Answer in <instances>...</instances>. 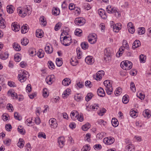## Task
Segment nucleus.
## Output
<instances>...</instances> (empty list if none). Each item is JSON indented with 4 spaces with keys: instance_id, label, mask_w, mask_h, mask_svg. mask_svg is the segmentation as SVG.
Wrapping results in <instances>:
<instances>
[{
    "instance_id": "1",
    "label": "nucleus",
    "mask_w": 151,
    "mask_h": 151,
    "mask_svg": "<svg viewBox=\"0 0 151 151\" xmlns=\"http://www.w3.org/2000/svg\"><path fill=\"white\" fill-rule=\"evenodd\" d=\"M17 11L20 16L24 17L27 15V13L28 15L31 14L32 10L29 6H26L24 7L22 10L21 7H18Z\"/></svg>"
},
{
    "instance_id": "2",
    "label": "nucleus",
    "mask_w": 151,
    "mask_h": 151,
    "mask_svg": "<svg viewBox=\"0 0 151 151\" xmlns=\"http://www.w3.org/2000/svg\"><path fill=\"white\" fill-rule=\"evenodd\" d=\"M62 36L63 34H61L60 37V40L61 43L65 46L69 45L72 42L71 38L66 36L63 37Z\"/></svg>"
},
{
    "instance_id": "3",
    "label": "nucleus",
    "mask_w": 151,
    "mask_h": 151,
    "mask_svg": "<svg viewBox=\"0 0 151 151\" xmlns=\"http://www.w3.org/2000/svg\"><path fill=\"white\" fill-rule=\"evenodd\" d=\"M104 84L106 87L105 90L108 95H111L113 91L112 83L109 80H106L104 82Z\"/></svg>"
},
{
    "instance_id": "4",
    "label": "nucleus",
    "mask_w": 151,
    "mask_h": 151,
    "mask_svg": "<svg viewBox=\"0 0 151 151\" xmlns=\"http://www.w3.org/2000/svg\"><path fill=\"white\" fill-rule=\"evenodd\" d=\"M19 74L18 75V79L21 82H23L27 79L28 72L24 70L19 71Z\"/></svg>"
},
{
    "instance_id": "5",
    "label": "nucleus",
    "mask_w": 151,
    "mask_h": 151,
    "mask_svg": "<svg viewBox=\"0 0 151 151\" xmlns=\"http://www.w3.org/2000/svg\"><path fill=\"white\" fill-rule=\"evenodd\" d=\"M132 63L129 61H122L120 65L121 67L124 70H128L131 69L132 67Z\"/></svg>"
},
{
    "instance_id": "6",
    "label": "nucleus",
    "mask_w": 151,
    "mask_h": 151,
    "mask_svg": "<svg viewBox=\"0 0 151 151\" xmlns=\"http://www.w3.org/2000/svg\"><path fill=\"white\" fill-rule=\"evenodd\" d=\"M114 141V138L111 137H106L104 138L103 140L105 144L108 145H110L113 144Z\"/></svg>"
},
{
    "instance_id": "7",
    "label": "nucleus",
    "mask_w": 151,
    "mask_h": 151,
    "mask_svg": "<svg viewBox=\"0 0 151 151\" xmlns=\"http://www.w3.org/2000/svg\"><path fill=\"white\" fill-rule=\"evenodd\" d=\"M106 10L107 12L109 13H117L118 15H119V13L117 12L116 8L112 6H108L106 8Z\"/></svg>"
},
{
    "instance_id": "8",
    "label": "nucleus",
    "mask_w": 151,
    "mask_h": 151,
    "mask_svg": "<svg viewBox=\"0 0 151 151\" xmlns=\"http://www.w3.org/2000/svg\"><path fill=\"white\" fill-rule=\"evenodd\" d=\"M111 53L112 51L110 48H107L105 49L104 50V53L105 56L106 57H105L104 58V60L106 61H107V60H109V58L111 56Z\"/></svg>"
},
{
    "instance_id": "9",
    "label": "nucleus",
    "mask_w": 151,
    "mask_h": 151,
    "mask_svg": "<svg viewBox=\"0 0 151 151\" xmlns=\"http://www.w3.org/2000/svg\"><path fill=\"white\" fill-rule=\"evenodd\" d=\"M96 35L94 34L89 35L88 37V42L91 44H94L96 41Z\"/></svg>"
},
{
    "instance_id": "10",
    "label": "nucleus",
    "mask_w": 151,
    "mask_h": 151,
    "mask_svg": "<svg viewBox=\"0 0 151 151\" xmlns=\"http://www.w3.org/2000/svg\"><path fill=\"white\" fill-rule=\"evenodd\" d=\"M49 123L50 127L52 128H56L57 127L58 124L55 118L50 119L49 120Z\"/></svg>"
},
{
    "instance_id": "11",
    "label": "nucleus",
    "mask_w": 151,
    "mask_h": 151,
    "mask_svg": "<svg viewBox=\"0 0 151 151\" xmlns=\"http://www.w3.org/2000/svg\"><path fill=\"white\" fill-rule=\"evenodd\" d=\"M85 23V20L81 18H76L75 20V24L79 26H82Z\"/></svg>"
},
{
    "instance_id": "12",
    "label": "nucleus",
    "mask_w": 151,
    "mask_h": 151,
    "mask_svg": "<svg viewBox=\"0 0 151 151\" xmlns=\"http://www.w3.org/2000/svg\"><path fill=\"white\" fill-rule=\"evenodd\" d=\"M54 78V76L53 75H51L47 76L45 79L46 82L49 85L51 84L53 82Z\"/></svg>"
},
{
    "instance_id": "13",
    "label": "nucleus",
    "mask_w": 151,
    "mask_h": 151,
    "mask_svg": "<svg viewBox=\"0 0 151 151\" xmlns=\"http://www.w3.org/2000/svg\"><path fill=\"white\" fill-rule=\"evenodd\" d=\"M85 61L87 64L91 65L94 63V59L92 56H88L86 58Z\"/></svg>"
},
{
    "instance_id": "14",
    "label": "nucleus",
    "mask_w": 151,
    "mask_h": 151,
    "mask_svg": "<svg viewBox=\"0 0 151 151\" xmlns=\"http://www.w3.org/2000/svg\"><path fill=\"white\" fill-rule=\"evenodd\" d=\"M58 142L60 147L62 148L64 145L65 139L63 137H61L58 139Z\"/></svg>"
},
{
    "instance_id": "15",
    "label": "nucleus",
    "mask_w": 151,
    "mask_h": 151,
    "mask_svg": "<svg viewBox=\"0 0 151 151\" xmlns=\"http://www.w3.org/2000/svg\"><path fill=\"white\" fill-rule=\"evenodd\" d=\"M104 74V72L103 70H100L97 72L96 74V80H100L102 78V76Z\"/></svg>"
},
{
    "instance_id": "16",
    "label": "nucleus",
    "mask_w": 151,
    "mask_h": 151,
    "mask_svg": "<svg viewBox=\"0 0 151 151\" xmlns=\"http://www.w3.org/2000/svg\"><path fill=\"white\" fill-rule=\"evenodd\" d=\"M11 27L12 30L15 32H17L20 29V26L15 22L12 24Z\"/></svg>"
},
{
    "instance_id": "17",
    "label": "nucleus",
    "mask_w": 151,
    "mask_h": 151,
    "mask_svg": "<svg viewBox=\"0 0 151 151\" xmlns=\"http://www.w3.org/2000/svg\"><path fill=\"white\" fill-rule=\"evenodd\" d=\"M97 93L98 95L100 97H104L105 95V92L101 87H100L97 90Z\"/></svg>"
},
{
    "instance_id": "18",
    "label": "nucleus",
    "mask_w": 151,
    "mask_h": 151,
    "mask_svg": "<svg viewBox=\"0 0 151 151\" xmlns=\"http://www.w3.org/2000/svg\"><path fill=\"white\" fill-rule=\"evenodd\" d=\"M141 45V43L138 40H135L133 43L132 48L133 49L139 47Z\"/></svg>"
},
{
    "instance_id": "19",
    "label": "nucleus",
    "mask_w": 151,
    "mask_h": 151,
    "mask_svg": "<svg viewBox=\"0 0 151 151\" xmlns=\"http://www.w3.org/2000/svg\"><path fill=\"white\" fill-rule=\"evenodd\" d=\"M143 115L145 117H146L147 119L149 118L151 116L150 111L148 109H145L143 111Z\"/></svg>"
},
{
    "instance_id": "20",
    "label": "nucleus",
    "mask_w": 151,
    "mask_h": 151,
    "mask_svg": "<svg viewBox=\"0 0 151 151\" xmlns=\"http://www.w3.org/2000/svg\"><path fill=\"white\" fill-rule=\"evenodd\" d=\"M6 27V23L4 19L0 18V28L4 29Z\"/></svg>"
},
{
    "instance_id": "21",
    "label": "nucleus",
    "mask_w": 151,
    "mask_h": 151,
    "mask_svg": "<svg viewBox=\"0 0 151 151\" xmlns=\"http://www.w3.org/2000/svg\"><path fill=\"white\" fill-rule=\"evenodd\" d=\"M40 24L43 26H45L46 25L47 22L44 16H41L40 18Z\"/></svg>"
},
{
    "instance_id": "22",
    "label": "nucleus",
    "mask_w": 151,
    "mask_h": 151,
    "mask_svg": "<svg viewBox=\"0 0 151 151\" xmlns=\"http://www.w3.org/2000/svg\"><path fill=\"white\" fill-rule=\"evenodd\" d=\"M71 81L68 78H65L62 81V83L64 86H68L70 83Z\"/></svg>"
},
{
    "instance_id": "23",
    "label": "nucleus",
    "mask_w": 151,
    "mask_h": 151,
    "mask_svg": "<svg viewBox=\"0 0 151 151\" xmlns=\"http://www.w3.org/2000/svg\"><path fill=\"white\" fill-rule=\"evenodd\" d=\"M13 47L14 49L16 51H18L21 50V48L20 45L17 43L15 42L13 44Z\"/></svg>"
},
{
    "instance_id": "24",
    "label": "nucleus",
    "mask_w": 151,
    "mask_h": 151,
    "mask_svg": "<svg viewBox=\"0 0 151 151\" xmlns=\"http://www.w3.org/2000/svg\"><path fill=\"white\" fill-rule=\"evenodd\" d=\"M28 25L26 24L24 26L23 25L21 27V32L22 33L25 34L28 31Z\"/></svg>"
},
{
    "instance_id": "25",
    "label": "nucleus",
    "mask_w": 151,
    "mask_h": 151,
    "mask_svg": "<svg viewBox=\"0 0 151 151\" xmlns=\"http://www.w3.org/2000/svg\"><path fill=\"white\" fill-rule=\"evenodd\" d=\"M111 123L113 127H116L119 124V122L115 118H113L111 120Z\"/></svg>"
},
{
    "instance_id": "26",
    "label": "nucleus",
    "mask_w": 151,
    "mask_h": 151,
    "mask_svg": "<svg viewBox=\"0 0 151 151\" xmlns=\"http://www.w3.org/2000/svg\"><path fill=\"white\" fill-rule=\"evenodd\" d=\"M83 98V97L80 94L75 95L74 97L75 100L77 101H80L82 100Z\"/></svg>"
},
{
    "instance_id": "27",
    "label": "nucleus",
    "mask_w": 151,
    "mask_h": 151,
    "mask_svg": "<svg viewBox=\"0 0 151 151\" xmlns=\"http://www.w3.org/2000/svg\"><path fill=\"white\" fill-rule=\"evenodd\" d=\"M101 9L99 10H98V13L101 16L102 18L103 19H106L107 17L106 15V13L104 12V10H101Z\"/></svg>"
},
{
    "instance_id": "28",
    "label": "nucleus",
    "mask_w": 151,
    "mask_h": 151,
    "mask_svg": "<svg viewBox=\"0 0 151 151\" xmlns=\"http://www.w3.org/2000/svg\"><path fill=\"white\" fill-rule=\"evenodd\" d=\"M6 8L7 11L8 13L11 14L13 12L14 7L12 5H8Z\"/></svg>"
},
{
    "instance_id": "29",
    "label": "nucleus",
    "mask_w": 151,
    "mask_h": 151,
    "mask_svg": "<svg viewBox=\"0 0 151 151\" xmlns=\"http://www.w3.org/2000/svg\"><path fill=\"white\" fill-rule=\"evenodd\" d=\"M17 130L19 132L22 134H24L25 133V130L23 129L22 127L21 126H18Z\"/></svg>"
},
{
    "instance_id": "30",
    "label": "nucleus",
    "mask_w": 151,
    "mask_h": 151,
    "mask_svg": "<svg viewBox=\"0 0 151 151\" xmlns=\"http://www.w3.org/2000/svg\"><path fill=\"white\" fill-rule=\"evenodd\" d=\"M9 54L7 52L0 54V58L2 60H4L7 58L9 56Z\"/></svg>"
},
{
    "instance_id": "31",
    "label": "nucleus",
    "mask_w": 151,
    "mask_h": 151,
    "mask_svg": "<svg viewBox=\"0 0 151 151\" xmlns=\"http://www.w3.org/2000/svg\"><path fill=\"white\" fill-rule=\"evenodd\" d=\"M62 58H57L56 59V63L57 66L58 67H60L63 64V62L62 60Z\"/></svg>"
},
{
    "instance_id": "32",
    "label": "nucleus",
    "mask_w": 151,
    "mask_h": 151,
    "mask_svg": "<svg viewBox=\"0 0 151 151\" xmlns=\"http://www.w3.org/2000/svg\"><path fill=\"white\" fill-rule=\"evenodd\" d=\"M45 51L47 53L50 54L53 51V49L52 47L50 48V46H46L45 48Z\"/></svg>"
},
{
    "instance_id": "33",
    "label": "nucleus",
    "mask_w": 151,
    "mask_h": 151,
    "mask_svg": "<svg viewBox=\"0 0 151 151\" xmlns=\"http://www.w3.org/2000/svg\"><path fill=\"white\" fill-rule=\"evenodd\" d=\"M81 45V48L84 50L87 49L88 47V43L85 42H82Z\"/></svg>"
},
{
    "instance_id": "34",
    "label": "nucleus",
    "mask_w": 151,
    "mask_h": 151,
    "mask_svg": "<svg viewBox=\"0 0 151 151\" xmlns=\"http://www.w3.org/2000/svg\"><path fill=\"white\" fill-rule=\"evenodd\" d=\"M75 33L76 35L80 36L82 35V31L80 29H77L75 31Z\"/></svg>"
},
{
    "instance_id": "35",
    "label": "nucleus",
    "mask_w": 151,
    "mask_h": 151,
    "mask_svg": "<svg viewBox=\"0 0 151 151\" xmlns=\"http://www.w3.org/2000/svg\"><path fill=\"white\" fill-rule=\"evenodd\" d=\"M29 42V40L27 38H24L21 40V43L23 45H26Z\"/></svg>"
},
{
    "instance_id": "36",
    "label": "nucleus",
    "mask_w": 151,
    "mask_h": 151,
    "mask_svg": "<svg viewBox=\"0 0 151 151\" xmlns=\"http://www.w3.org/2000/svg\"><path fill=\"white\" fill-rule=\"evenodd\" d=\"M44 52L42 49H40L37 53V56L40 58H42L44 56Z\"/></svg>"
},
{
    "instance_id": "37",
    "label": "nucleus",
    "mask_w": 151,
    "mask_h": 151,
    "mask_svg": "<svg viewBox=\"0 0 151 151\" xmlns=\"http://www.w3.org/2000/svg\"><path fill=\"white\" fill-rule=\"evenodd\" d=\"M17 146L20 148H22L24 145V142L22 139H20L19 142L17 143Z\"/></svg>"
},
{
    "instance_id": "38",
    "label": "nucleus",
    "mask_w": 151,
    "mask_h": 151,
    "mask_svg": "<svg viewBox=\"0 0 151 151\" xmlns=\"http://www.w3.org/2000/svg\"><path fill=\"white\" fill-rule=\"evenodd\" d=\"M91 147L89 145H86L83 146L81 149V151H89Z\"/></svg>"
},
{
    "instance_id": "39",
    "label": "nucleus",
    "mask_w": 151,
    "mask_h": 151,
    "mask_svg": "<svg viewBox=\"0 0 151 151\" xmlns=\"http://www.w3.org/2000/svg\"><path fill=\"white\" fill-rule=\"evenodd\" d=\"M128 96L127 95H125L123 96L122 99V101L124 104H126L129 101V100L128 99Z\"/></svg>"
},
{
    "instance_id": "40",
    "label": "nucleus",
    "mask_w": 151,
    "mask_h": 151,
    "mask_svg": "<svg viewBox=\"0 0 151 151\" xmlns=\"http://www.w3.org/2000/svg\"><path fill=\"white\" fill-rule=\"evenodd\" d=\"M90 127V125L88 123L83 125L82 127V128L83 130L86 131Z\"/></svg>"
},
{
    "instance_id": "41",
    "label": "nucleus",
    "mask_w": 151,
    "mask_h": 151,
    "mask_svg": "<svg viewBox=\"0 0 151 151\" xmlns=\"http://www.w3.org/2000/svg\"><path fill=\"white\" fill-rule=\"evenodd\" d=\"M128 151H134L135 149L134 146L131 144L129 145L126 146Z\"/></svg>"
},
{
    "instance_id": "42",
    "label": "nucleus",
    "mask_w": 151,
    "mask_h": 151,
    "mask_svg": "<svg viewBox=\"0 0 151 151\" xmlns=\"http://www.w3.org/2000/svg\"><path fill=\"white\" fill-rule=\"evenodd\" d=\"M93 96V95L92 93H88L86 97V100L87 101H89L91 99Z\"/></svg>"
},
{
    "instance_id": "43",
    "label": "nucleus",
    "mask_w": 151,
    "mask_h": 151,
    "mask_svg": "<svg viewBox=\"0 0 151 151\" xmlns=\"http://www.w3.org/2000/svg\"><path fill=\"white\" fill-rule=\"evenodd\" d=\"M52 12L54 15L57 16L59 14L60 11L58 8H55L54 10L52 11Z\"/></svg>"
},
{
    "instance_id": "44",
    "label": "nucleus",
    "mask_w": 151,
    "mask_h": 151,
    "mask_svg": "<svg viewBox=\"0 0 151 151\" xmlns=\"http://www.w3.org/2000/svg\"><path fill=\"white\" fill-rule=\"evenodd\" d=\"M146 58V56L144 55L141 54L139 56V60L140 62L141 63H144L145 62Z\"/></svg>"
},
{
    "instance_id": "45",
    "label": "nucleus",
    "mask_w": 151,
    "mask_h": 151,
    "mask_svg": "<svg viewBox=\"0 0 151 151\" xmlns=\"http://www.w3.org/2000/svg\"><path fill=\"white\" fill-rule=\"evenodd\" d=\"M139 30L138 34L139 35H142L144 34L145 32V28L143 27H141L139 28Z\"/></svg>"
},
{
    "instance_id": "46",
    "label": "nucleus",
    "mask_w": 151,
    "mask_h": 151,
    "mask_svg": "<svg viewBox=\"0 0 151 151\" xmlns=\"http://www.w3.org/2000/svg\"><path fill=\"white\" fill-rule=\"evenodd\" d=\"M70 63L72 65L75 66L78 63V61L75 58H72L70 61Z\"/></svg>"
},
{
    "instance_id": "47",
    "label": "nucleus",
    "mask_w": 151,
    "mask_h": 151,
    "mask_svg": "<svg viewBox=\"0 0 151 151\" xmlns=\"http://www.w3.org/2000/svg\"><path fill=\"white\" fill-rule=\"evenodd\" d=\"M122 93V90L121 88L120 87H118L115 90V94L116 96H118L120 94Z\"/></svg>"
},
{
    "instance_id": "48",
    "label": "nucleus",
    "mask_w": 151,
    "mask_h": 151,
    "mask_svg": "<svg viewBox=\"0 0 151 151\" xmlns=\"http://www.w3.org/2000/svg\"><path fill=\"white\" fill-rule=\"evenodd\" d=\"M76 120L78 119L80 122H82L83 120V116L81 115L80 116L79 114H76L75 116Z\"/></svg>"
},
{
    "instance_id": "49",
    "label": "nucleus",
    "mask_w": 151,
    "mask_h": 151,
    "mask_svg": "<svg viewBox=\"0 0 151 151\" xmlns=\"http://www.w3.org/2000/svg\"><path fill=\"white\" fill-rule=\"evenodd\" d=\"M130 115L133 118H135L136 116V114L137 113V111L131 109L130 111Z\"/></svg>"
},
{
    "instance_id": "50",
    "label": "nucleus",
    "mask_w": 151,
    "mask_h": 151,
    "mask_svg": "<svg viewBox=\"0 0 151 151\" xmlns=\"http://www.w3.org/2000/svg\"><path fill=\"white\" fill-rule=\"evenodd\" d=\"M99 106V105L96 104H93L90 106V109L92 110H95V109L97 110L98 109Z\"/></svg>"
},
{
    "instance_id": "51",
    "label": "nucleus",
    "mask_w": 151,
    "mask_h": 151,
    "mask_svg": "<svg viewBox=\"0 0 151 151\" xmlns=\"http://www.w3.org/2000/svg\"><path fill=\"white\" fill-rule=\"evenodd\" d=\"M5 101L2 98H0V108H3L6 105L4 104Z\"/></svg>"
},
{
    "instance_id": "52",
    "label": "nucleus",
    "mask_w": 151,
    "mask_h": 151,
    "mask_svg": "<svg viewBox=\"0 0 151 151\" xmlns=\"http://www.w3.org/2000/svg\"><path fill=\"white\" fill-rule=\"evenodd\" d=\"M38 137L40 138H43L45 139L46 138V136L45 134L43 132H39L38 133Z\"/></svg>"
},
{
    "instance_id": "53",
    "label": "nucleus",
    "mask_w": 151,
    "mask_h": 151,
    "mask_svg": "<svg viewBox=\"0 0 151 151\" xmlns=\"http://www.w3.org/2000/svg\"><path fill=\"white\" fill-rule=\"evenodd\" d=\"M43 96L45 98H47L48 96L47 89L45 88L43 89Z\"/></svg>"
},
{
    "instance_id": "54",
    "label": "nucleus",
    "mask_w": 151,
    "mask_h": 151,
    "mask_svg": "<svg viewBox=\"0 0 151 151\" xmlns=\"http://www.w3.org/2000/svg\"><path fill=\"white\" fill-rule=\"evenodd\" d=\"M112 26L113 31L116 32H119V30L120 29L119 27L116 26L115 24H114Z\"/></svg>"
},
{
    "instance_id": "55",
    "label": "nucleus",
    "mask_w": 151,
    "mask_h": 151,
    "mask_svg": "<svg viewBox=\"0 0 151 151\" xmlns=\"http://www.w3.org/2000/svg\"><path fill=\"white\" fill-rule=\"evenodd\" d=\"M131 89L133 92H135L136 91V88L133 82H131L130 83Z\"/></svg>"
},
{
    "instance_id": "56",
    "label": "nucleus",
    "mask_w": 151,
    "mask_h": 151,
    "mask_svg": "<svg viewBox=\"0 0 151 151\" xmlns=\"http://www.w3.org/2000/svg\"><path fill=\"white\" fill-rule=\"evenodd\" d=\"M97 122L99 124L101 125L103 124L104 126H105L106 123V122L105 121L101 119H99Z\"/></svg>"
},
{
    "instance_id": "57",
    "label": "nucleus",
    "mask_w": 151,
    "mask_h": 151,
    "mask_svg": "<svg viewBox=\"0 0 151 151\" xmlns=\"http://www.w3.org/2000/svg\"><path fill=\"white\" fill-rule=\"evenodd\" d=\"M14 117L16 119L18 120H20L22 118L19 115L18 113L17 112L14 113Z\"/></svg>"
},
{
    "instance_id": "58",
    "label": "nucleus",
    "mask_w": 151,
    "mask_h": 151,
    "mask_svg": "<svg viewBox=\"0 0 151 151\" xmlns=\"http://www.w3.org/2000/svg\"><path fill=\"white\" fill-rule=\"evenodd\" d=\"M85 85L86 86H88L91 88L92 86V84L90 81H87L85 82Z\"/></svg>"
},
{
    "instance_id": "59",
    "label": "nucleus",
    "mask_w": 151,
    "mask_h": 151,
    "mask_svg": "<svg viewBox=\"0 0 151 151\" xmlns=\"http://www.w3.org/2000/svg\"><path fill=\"white\" fill-rule=\"evenodd\" d=\"M6 130L8 131H10L12 129V127L10 124H7L5 125Z\"/></svg>"
},
{
    "instance_id": "60",
    "label": "nucleus",
    "mask_w": 151,
    "mask_h": 151,
    "mask_svg": "<svg viewBox=\"0 0 151 151\" xmlns=\"http://www.w3.org/2000/svg\"><path fill=\"white\" fill-rule=\"evenodd\" d=\"M61 26V24L60 23H58L55 26V30L57 31L60 28Z\"/></svg>"
},
{
    "instance_id": "61",
    "label": "nucleus",
    "mask_w": 151,
    "mask_h": 151,
    "mask_svg": "<svg viewBox=\"0 0 151 151\" xmlns=\"http://www.w3.org/2000/svg\"><path fill=\"white\" fill-rule=\"evenodd\" d=\"M104 133L101 132L98 133L97 134L96 137L99 139H101L104 137Z\"/></svg>"
},
{
    "instance_id": "62",
    "label": "nucleus",
    "mask_w": 151,
    "mask_h": 151,
    "mask_svg": "<svg viewBox=\"0 0 151 151\" xmlns=\"http://www.w3.org/2000/svg\"><path fill=\"white\" fill-rule=\"evenodd\" d=\"M8 85L10 87H14L16 86L15 83L13 81H10L8 82Z\"/></svg>"
},
{
    "instance_id": "63",
    "label": "nucleus",
    "mask_w": 151,
    "mask_h": 151,
    "mask_svg": "<svg viewBox=\"0 0 151 151\" xmlns=\"http://www.w3.org/2000/svg\"><path fill=\"white\" fill-rule=\"evenodd\" d=\"M29 55L32 56H33L34 55H36V51L35 50H29Z\"/></svg>"
},
{
    "instance_id": "64",
    "label": "nucleus",
    "mask_w": 151,
    "mask_h": 151,
    "mask_svg": "<svg viewBox=\"0 0 151 151\" xmlns=\"http://www.w3.org/2000/svg\"><path fill=\"white\" fill-rule=\"evenodd\" d=\"M48 66L50 68V67H51V68L52 69H54L55 68V66L53 63L51 61H49L48 63Z\"/></svg>"
}]
</instances>
